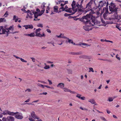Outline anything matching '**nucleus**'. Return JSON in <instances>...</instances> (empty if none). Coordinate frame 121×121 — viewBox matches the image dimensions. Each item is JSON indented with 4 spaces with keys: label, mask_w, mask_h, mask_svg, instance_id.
I'll use <instances>...</instances> for the list:
<instances>
[{
    "label": "nucleus",
    "mask_w": 121,
    "mask_h": 121,
    "mask_svg": "<svg viewBox=\"0 0 121 121\" xmlns=\"http://www.w3.org/2000/svg\"><path fill=\"white\" fill-rule=\"evenodd\" d=\"M92 4V2L90 1L86 4V12H87L90 11H91V12L89 14H87L86 16L83 17L82 20V21L85 24H89V26H93L95 24V17H94L92 14L94 13L91 8V6Z\"/></svg>",
    "instance_id": "nucleus-1"
},
{
    "label": "nucleus",
    "mask_w": 121,
    "mask_h": 121,
    "mask_svg": "<svg viewBox=\"0 0 121 121\" xmlns=\"http://www.w3.org/2000/svg\"><path fill=\"white\" fill-rule=\"evenodd\" d=\"M83 1H81L79 5L78 3L77 2L76 3V1L73 0L71 4V6L73 7V9H75L76 11H78V12H82L83 10L82 9L83 8L82 4L83 3Z\"/></svg>",
    "instance_id": "nucleus-2"
},
{
    "label": "nucleus",
    "mask_w": 121,
    "mask_h": 121,
    "mask_svg": "<svg viewBox=\"0 0 121 121\" xmlns=\"http://www.w3.org/2000/svg\"><path fill=\"white\" fill-rule=\"evenodd\" d=\"M118 8L116 7L115 4L113 3H111L110 5L109 6V9L111 12L114 11H117Z\"/></svg>",
    "instance_id": "nucleus-3"
},
{
    "label": "nucleus",
    "mask_w": 121,
    "mask_h": 121,
    "mask_svg": "<svg viewBox=\"0 0 121 121\" xmlns=\"http://www.w3.org/2000/svg\"><path fill=\"white\" fill-rule=\"evenodd\" d=\"M41 30V29L40 28L36 29L35 32V33L36 34L35 35L36 36L41 37L45 36V35L44 32H43L42 35L40 34L39 32Z\"/></svg>",
    "instance_id": "nucleus-4"
},
{
    "label": "nucleus",
    "mask_w": 121,
    "mask_h": 121,
    "mask_svg": "<svg viewBox=\"0 0 121 121\" xmlns=\"http://www.w3.org/2000/svg\"><path fill=\"white\" fill-rule=\"evenodd\" d=\"M1 30L2 33H0V35L5 34V32H6L7 34L6 36H8L9 34L8 31H7L5 29H4L3 26H0V31H1Z\"/></svg>",
    "instance_id": "nucleus-5"
},
{
    "label": "nucleus",
    "mask_w": 121,
    "mask_h": 121,
    "mask_svg": "<svg viewBox=\"0 0 121 121\" xmlns=\"http://www.w3.org/2000/svg\"><path fill=\"white\" fill-rule=\"evenodd\" d=\"M61 6V7L59 9V10H60V9H62V10L63 11H65L66 12H69V13H71V10L72 9L71 8H68V9H66V10H65L64 8V6Z\"/></svg>",
    "instance_id": "nucleus-6"
},
{
    "label": "nucleus",
    "mask_w": 121,
    "mask_h": 121,
    "mask_svg": "<svg viewBox=\"0 0 121 121\" xmlns=\"http://www.w3.org/2000/svg\"><path fill=\"white\" fill-rule=\"evenodd\" d=\"M71 9H72L71 10V13H70L71 14H68L67 13H65L64 15L65 16L67 17L69 16L70 15H73L76 12V11H75V9H73V7H72V8H71Z\"/></svg>",
    "instance_id": "nucleus-7"
},
{
    "label": "nucleus",
    "mask_w": 121,
    "mask_h": 121,
    "mask_svg": "<svg viewBox=\"0 0 121 121\" xmlns=\"http://www.w3.org/2000/svg\"><path fill=\"white\" fill-rule=\"evenodd\" d=\"M32 12L34 14V17L36 18H37V17L38 16H41L43 14L42 13H40L38 14V12L35 11H33Z\"/></svg>",
    "instance_id": "nucleus-8"
},
{
    "label": "nucleus",
    "mask_w": 121,
    "mask_h": 121,
    "mask_svg": "<svg viewBox=\"0 0 121 121\" xmlns=\"http://www.w3.org/2000/svg\"><path fill=\"white\" fill-rule=\"evenodd\" d=\"M113 14V15L114 18L115 19H117L118 18V15L117 14V11H113V12H110L109 13L110 14Z\"/></svg>",
    "instance_id": "nucleus-9"
},
{
    "label": "nucleus",
    "mask_w": 121,
    "mask_h": 121,
    "mask_svg": "<svg viewBox=\"0 0 121 121\" xmlns=\"http://www.w3.org/2000/svg\"><path fill=\"white\" fill-rule=\"evenodd\" d=\"M31 117L34 118V119H38L39 118L38 117L34 112H32L31 113Z\"/></svg>",
    "instance_id": "nucleus-10"
},
{
    "label": "nucleus",
    "mask_w": 121,
    "mask_h": 121,
    "mask_svg": "<svg viewBox=\"0 0 121 121\" xmlns=\"http://www.w3.org/2000/svg\"><path fill=\"white\" fill-rule=\"evenodd\" d=\"M107 4L105 1H101L99 2V7H103L104 5H105L106 4Z\"/></svg>",
    "instance_id": "nucleus-11"
},
{
    "label": "nucleus",
    "mask_w": 121,
    "mask_h": 121,
    "mask_svg": "<svg viewBox=\"0 0 121 121\" xmlns=\"http://www.w3.org/2000/svg\"><path fill=\"white\" fill-rule=\"evenodd\" d=\"M69 54L73 55H80L82 54L81 51H80L78 52H71L69 53Z\"/></svg>",
    "instance_id": "nucleus-12"
},
{
    "label": "nucleus",
    "mask_w": 121,
    "mask_h": 121,
    "mask_svg": "<svg viewBox=\"0 0 121 121\" xmlns=\"http://www.w3.org/2000/svg\"><path fill=\"white\" fill-rule=\"evenodd\" d=\"M24 27L26 29H32L33 28V26L32 25H25L24 26Z\"/></svg>",
    "instance_id": "nucleus-13"
},
{
    "label": "nucleus",
    "mask_w": 121,
    "mask_h": 121,
    "mask_svg": "<svg viewBox=\"0 0 121 121\" xmlns=\"http://www.w3.org/2000/svg\"><path fill=\"white\" fill-rule=\"evenodd\" d=\"M7 119L8 121H14V118L11 116L7 117Z\"/></svg>",
    "instance_id": "nucleus-14"
},
{
    "label": "nucleus",
    "mask_w": 121,
    "mask_h": 121,
    "mask_svg": "<svg viewBox=\"0 0 121 121\" xmlns=\"http://www.w3.org/2000/svg\"><path fill=\"white\" fill-rule=\"evenodd\" d=\"M15 118L17 119H21L23 118V117L22 116L19 114H17L15 116Z\"/></svg>",
    "instance_id": "nucleus-15"
},
{
    "label": "nucleus",
    "mask_w": 121,
    "mask_h": 121,
    "mask_svg": "<svg viewBox=\"0 0 121 121\" xmlns=\"http://www.w3.org/2000/svg\"><path fill=\"white\" fill-rule=\"evenodd\" d=\"M57 86L58 87H60V88L63 89L64 87V84L63 83H60L58 84Z\"/></svg>",
    "instance_id": "nucleus-16"
},
{
    "label": "nucleus",
    "mask_w": 121,
    "mask_h": 121,
    "mask_svg": "<svg viewBox=\"0 0 121 121\" xmlns=\"http://www.w3.org/2000/svg\"><path fill=\"white\" fill-rule=\"evenodd\" d=\"M79 58H83L85 59H89V57L88 56L86 55H81L79 56Z\"/></svg>",
    "instance_id": "nucleus-17"
},
{
    "label": "nucleus",
    "mask_w": 121,
    "mask_h": 121,
    "mask_svg": "<svg viewBox=\"0 0 121 121\" xmlns=\"http://www.w3.org/2000/svg\"><path fill=\"white\" fill-rule=\"evenodd\" d=\"M58 7L57 6H55L54 7V12L56 13H58Z\"/></svg>",
    "instance_id": "nucleus-18"
},
{
    "label": "nucleus",
    "mask_w": 121,
    "mask_h": 121,
    "mask_svg": "<svg viewBox=\"0 0 121 121\" xmlns=\"http://www.w3.org/2000/svg\"><path fill=\"white\" fill-rule=\"evenodd\" d=\"M100 41L101 42H110V43H113V42L112 41L109 40H107L106 39H101Z\"/></svg>",
    "instance_id": "nucleus-19"
},
{
    "label": "nucleus",
    "mask_w": 121,
    "mask_h": 121,
    "mask_svg": "<svg viewBox=\"0 0 121 121\" xmlns=\"http://www.w3.org/2000/svg\"><path fill=\"white\" fill-rule=\"evenodd\" d=\"M29 36L30 37H34L35 36V35L34 32H32L31 33L29 34Z\"/></svg>",
    "instance_id": "nucleus-20"
},
{
    "label": "nucleus",
    "mask_w": 121,
    "mask_h": 121,
    "mask_svg": "<svg viewBox=\"0 0 121 121\" xmlns=\"http://www.w3.org/2000/svg\"><path fill=\"white\" fill-rule=\"evenodd\" d=\"M8 114L12 116H14V112H11L8 110Z\"/></svg>",
    "instance_id": "nucleus-21"
},
{
    "label": "nucleus",
    "mask_w": 121,
    "mask_h": 121,
    "mask_svg": "<svg viewBox=\"0 0 121 121\" xmlns=\"http://www.w3.org/2000/svg\"><path fill=\"white\" fill-rule=\"evenodd\" d=\"M6 21V20L4 18H0V23L3 22H5Z\"/></svg>",
    "instance_id": "nucleus-22"
},
{
    "label": "nucleus",
    "mask_w": 121,
    "mask_h": 121,
    "mask_svg": "<svg viewBox=\"0 0 121 121\" xmlns=\"http://www.w3.org/2000/svg\"><path fill=\"white\" fill-rule=\"evenodd\" d=\"M88 101L92 104H95V100L92 99H90Z\"/></svg>",
    "instance_id": "nucleus-23"
},
{
    "label": "nucleus",
    "mask_w": 121,
    "mask_h": 121,
    "mask_svg": "<svg viewBox=\"0 0 121 121\" xmlns=\"http://www.w3.org/2000/svg\"><path fill=\"white\" fill-rule=\"evenodd\" d=\"M12 29V30H13V27L12 26H11L9 28L6 29V30H8V31H8V33H9V30H11Z\"/></svg>",
    "instance_id": "nucleus-24"
},
{
    "label": "nucleus",
    "mask_w": 121,
    "mask_h": 121,
    "mask_svg": "<svg viewBox=\"0 0 121 121\" xmlns=\"http://www.w3.org/2000/svg\"><path fill=\"white\" fill-rule=\"evenodd\" d=\"M67 72L69 74H72V70L71 69H67Z\"/></svg>",
    "instance_id": "nucleus-25"
},
{
    "label": "nucleus",
    "mask_w": 121,
    "mask_h": 121,
    "mask_svg": "<svg viewBox=\"0 0 121 121\" xmlns=\"http://www.w3.org/2000/svg\"><path fill=\"white\" fill-rule=\"evenodd\" d=\"M8 110H6L3 111V113L1 114H2L4 115H6L8 114Z\"/></svg>",
    "instance_id": "nucleus-26"
},
{
    "label": "nucleus",
    "mask_w": 121,
    "mask_h": 121,
    "mask_svg": "<svg viewBox=\"0 0 121 121\" xmlns=\"http://www.w3.org/2000/svg\"><path fill=\"white\" fill-rule=\"evenodd\" d=\"M81 95L80 94H77L76 95V97H78V98H85V97H81Z\"/></svg>",
    "instance_id": "nucleus-27"
},
{
    "label": "nucleus",
    "mask_w": 121,
    "mask_h": 121,
    "mask_svg": "<svg viewBox=\"0 0 121 121\" xmlns=\"http://www.w3.org/2000/svg\"><path fill=\"white\" fill-rule=\"evenodd\" d=\"M64 91L65 92H69L70 91V90L66 88H63Z\"/></svg>",
    "instance_id": "nucleus-28"
},
{
    "label": "nucleus",
    "mask_w": 121,
    "mask_h": 121,
    "mask_svg": "<svg viewBox=\"0 0 121 121\" xmlns=\"http://www.w3.org/2000/svg\"><path fill=\"white\" fill-rule=\"evenodd\" d=\"M89 72H93L94 71L93 70V68H89Z\"/></svg>",
    "instance_id": "nucleus-29"
},
{
    "label": "nucleus",
    "mask_w": 121,
    "mask_h": 121,
    "mask_svg": "<svg viewBox=\"0 0 121 121\" xmlns=\"http://www.w3.org/2000/svg\"><path fill=\"white\" fill-rule=\"evenodd\" d=\"M87 26H83V28L84 30H85L86 31H89L90 30L89 29H87Z\"/></svg>",
    "instance_id": "nucleus-30"
},
{
    "label": "nucleus",
    "mask_w": 121,
    "mask_h": 121,
    "mask_svg": "<svg viewBox=\"0 0 121 121\" xmlns=\"http://www.w3.org/2000/svg\"><path fill=\"white\" fill-rule=\"evenodd\" d=\"M68 3V1H65V3L64 4H63L62 3L61 4H60V6H64L66 4H67Z\"/></svg>",
    "instance_id": "nucleus-31"
},
{
    "label": "nucleus",
    "mask_w": 121,
    "mask_h": 121,
    "mask_svg": "<svg viewBox=\"0 0 121 121\" xmlns=\"http://www.w3.org/2000/svg\"><path fill=\"white\" fill-rule=\"evenodd\" d=\"M37 26L39 27L42 28L43 27V25L42 24H39L37 25Z\"/></svg>",
    "instance_id": "nucleus-32"
},
{
    "label": "nucleus",
    "mask_w": 121,
    "mask_h": 121,
    "mask_svg": "<svg viewBox=\"0 0 121 121\" xmlns=\"http://www.w3.org/2000/svg\"><path fill=\"white\" fill-rule=\"evenodd\" d=\"M68 40V42L69 43H73V40L71 39H70L69 38L68 39H67Z\"/></svg>",
    "instance_id": "nucleus-33"
},
{
    "label": "nucleus",
    "mask_w": 121,
    "mask_h": 121,
    "mask_svg": "<svg viewBox=\"0 0 121 121\" xmlns=\"http://www.w3.org/2000/svg\"><path fill=\"white\" fill-rule=\"evenodd\" d=\"M44 68L45 69H48L50 68V67L49 65H47L45 66Z\"/></svg>",
    "instance_id": "nucleus-34"
},
{
    "label": "nucleus",
    "mask_w": 121,
    "mask_h": 121,
    "mask_svg": "<svg viewBox=\"0 0 121 121\" xmlns=\"http://www.w3.org/2000/svg\"><path fill=\"white\" fill-rule=\"evenodd\" d=\"M100 60H101L104 61H108L109 62L111 61L110 60H108L107 59H100Z\"/></svg>",
    "instance_id": "nucleus-35"
},
{
    "label": "nucleus",
    "mask_w": 121,
    "mask_h": 121,
    "mask_svg": "<svg viewBox=\"0 0 121 121\" xmlns=\"http://www.w3.org/2000/svg\"><path fill=\"white\" fill-rule=\"evenodd\" d=\"M8 15L9 14L7 12V11L4 15V16L5 17H7Z\"/></svg>",
    "instance_id": "nucleus-36"
},
{
    "label": "nucleus",
    "mask_w": 121,
    "mask_h": 121,
    "mask_svg": "<svg viewBox=\"0 0 121 121\" xmlns=\"http://www.w3.org/2000/svg\"><path fill=\"white\" fill-rule=\"evenodd\" d=\"M20 59L21 61H22V62H27V61L26 60H24V59H22V58H20Z\"/></svg>",
    "instance_id": "nucleus-37"
},
{
    "label": "nucleus",
    "mask_w": 121,
    "mask_h": 121,
    "mask_svg": "<svg viewBox=\"0 0 121 121\" xmlns=\"http://www.w3.org/2000/svg\"><path fill=\"white\" fill-rule=\"evenodd\" d=\"M100 118L101 120H102L104 121H106V119L103 117H100Z\"/></svg>",
    "instance_id": "nucleus-38"
},
{
    "label": "nucleus",
    "mask_w": 121,
    "mask_h": 121,
    "mask_svg": "<svg viewBox=\"0 0 121 121\" xmlns=\"http://www.w3.org/2000/svg\"><path fill=\"white\" fill-rule=\"evenodd\" d=\"M2 120L3 121H8L7 120V118H6L5 117H3L2 119Z\"/></svg>",
    "instance_id": "nucleus-39"
},
{
    "label": "nucleus",
    "mask_w": 121,
    "mask_h": 121,
    "mask_svg": "<svg viewBox=\"0 0 121 121\" xmlns=\"http://www.w3.org/2000/svg\"><path fill=\"white\" fill-rule=\"evenodd\" d=\"M46 31L48 33H51V30L49 29H47L46 30Z\"/></svg>",
    "instance_id": "nucleus-40"
},
{
    "label": "nucleus",
    "mask_w": 121,
    "mask_h": 121,
    "mask_svg": "<svg viewBox=\"0 0 121 121\" xmlns=\"http://www.w3.org/2000/svg\"><path fill=\"white\" fill-rule=\"evenodd\" d=\"M107 14L108 13H105L103 15V16L104 18H105V17H106L107 16Z\"/></svg>",
    "instance_id": "nucleus-41"
},
{
    "label": "nucleus",
    "mask_w": 121,
    "mask_h": 121,
    "mask_svg": "<svg viewBox=\"0 0 121 121\" xmlns=\"http://www.w3.org/2000/svg\"><path fill=\"white\" fill-rule=\"evenodd\" d=\"M61 38H63L65 39H68L69 38L67 37H66L64 36H63V35L62 36L61 35Z\"/></svg>",
    "instance_id": "nucleus-42"
},
{
    "label": "nucleus",
    "mask_w": 121,
    "mask_h": 121,
    "mask_svg": "<svg viewBox=\"0 0 121 121\" xmlns=\"http://www.w3.org/2000/svg\"><path fill=\"white\" fill-rule=\"evenodd\" d=\"M85 43H79V46H81V45H84Z\"/></svg>",
    "instance_id": "nucleus-43"
},
{
    "label": "nucleus",
    "mask_w": 121,
    "mask_h": 121,
    "mask_svg": "<svg viewBox=\"0 0 121 121\" xmlns=\"http://www.w3.org/2000/svg\"><path fill=\"white\" fill-rule=\"evenodd\" d=\"M29 120L31 121H35V120H34V119H33L31 117H29Z\"/></svg>",
    "instance_id": "nucleus-44"
},
{
    "label": "nucleus",
    "mask_w": 121,
    "mask_h": 121,
    "mask_svg": "<svg viewBox=\"0 0 121 121\" xmlns=\"http://www.w3.org/2000/svg\"><path fill=\"white\" fill-rule=\"evenodd\" d=\"M17 18V17L16 15H14L13 17V20H15Z\"/></svg>",
    "instance_id": "nucleus-45"
},
{
    "label": "nucleus",
    "mask_w": 121,
    "mask_h": 121,
    "mask_svg": "<svg viewBox=\"0 0 121 121\" xmlns=\"http://www.w3.org/2000/svg\"><path fill=\"white\" fill-rule=\"evenodd\" d=\"M105 13H108V8H105Z\"/></svg>",
    "instance_id": "nucleus-46"
},
{
    "label": "nucleus",
    "mask_w": 121,
    "mask_h": 121,
    "mask_svg": "<svg viewBox=\"0 0 121 121\" xmlns=\"http://www.w3.org/2000/svg\"><path fill=\"white\" fill-rule=\"evenodd\" d=\"M118 56V55L117 54L116 56V58L119 60H120V58L117 56Z\"/></svg>",
    "instance_id": "nucleus-47"
},
{
    "label": "nucleus",
    "mask_w": 121,
    "mask_h": 121,
    "mask_svg": "<svg viewBox=\"0 0 121 121\" xmlns=\"http://www.w3.org/2000/svg\"><path fill=\"white\" fill-rule=\"evenodd\" d=\"M80 108L83 110H87V109L85 108H82V107H80Z\"/></svg>",
    "instance_id": "nucleus-48"
},
{
    "label": "nucleus",
    "mask_w": 121,
    "mask_h": 121,
    "mask_svg": "<svg viewBox=\"0 0 121 121\" xmlns=\"http://www.w3.org/2000/svg\"><path fill=\"white\" fill-rule=\"evenodd\" d=\"M30 58L32 59V60L33 62H35V59L33 57H30Z\"/></svg>",
    "instance_id": "nucleus-49"
},
{
    "label": "nucleus",
    "mask_w": 121,
    "mask_h": 121,
    "mask_svg": "<svg viewBox=\"0 0 121 121\" xmlns=\"http://www.w3.org/2000/svg\"><path fill=\"white\" fill-rule=\"evenodd\" d=\"M48 82L49 84L50 85H51L52 84V83L51 80H50L48 79Z\"/></svg>",
    "instance_id": "nucleus-50"
},
{
    "label": "nucleus",
    "mask_w": 121,
    "mask_h": 121,
    "mask_svg": "<svg viewBox=\"0 0 121 121\" xmlns=\"http://www.w3.org/2000/svg\"><path fill=\"white\" fill-rule=\"evenodd\" d=\"M45 87L47 88H51L52 89L53 88V87H51L50 86H47V85H45Z\"/></svg>",
    "instance_id": "nucleus-51"
},
{
    "label": "nucleus",
    "mask_w": 121,
    "mask_h": 121,
    "mask_svg": "<svg viewBox=\"0 0 121 121\" xmlns=\"http://www.w3.org/2000/svg\"><path fill=\"white\" fill-rule=\"evenodd\" d=\"M26 13H29L30 14V15H31V14H32V13H31V12H30V11L29 10H27V11H26Z\"/></svg>",
    "instance_id": "nucleus-52"
},
{
    "label": "nucleus",
    "mask_w": 121,
    "mask_h": 121,
    "mask_svg": "<svg viewBox=\"0 0 121 121\" xmlns=\"http://www.w3.org/2000/svg\"><path fill=\"white\" fill-rule=\"evenodd\" d=\"M69 92H70V93H71V94H75V92H74L73 91H71L70 90V91H69Z\"/></svg>",
    "instance_id": "nucleus-53"
},
{
    "label": "nucleus",
    "mask_w": 121,
    "mask_h": 121,
    "mask_svg": "<svg viewBox=\"0 0 121 121\" xmlns=\"http://www.w3.org/2000/svg\"><path fill=\"white\" fill-rule=\"evenodd\" d=\"M91 44L89 45V44H87V43H84V46H86L87 47H88L89 46H91Z\"/></svg>",
    "instance_id": "nucleus-54"
},
{
    "label": "nucleus",
    "mask_w": 121,
    "mask_h": 121,
    "mask_svg": "<svg viewBox=\"0 0 121 121\" xmlns=\"http://www.w3.org/2000/svg\"><path fill=\"white\" fill-rule=\"evenodd\" d=\"M62 35V34H60L58 36V35H57L56 36L58 38H60L61 37V35Z\"/></svg>",
    "instance_id": "nucleus-55"
},
{
    "label": "nucleus",
    "mask_w": 121,
    "mask_h": 121,
    "mask_svg": "<svg viewBox=\"0 0 121 121\" xmlns=\"http://www.w3.org/2000/svg\"><path fill=\"white\" fill-rule=\"evenodd\" d=\"M27 91L29 92H30L31 91V90L30 89H27L25 91L26 92Z\"/></svg>",
    "instance_id": "nucleus-56"
},
{
    "label": "nucleus",
    "mask_w": 121,
    "mask_h": 121,
    "mask_svg": "<svg viewBox=\"0 0 121 121\" xmlns=\"http://www.w3.org/2000/svg\"><path fill=\"white\" fill-rule=\"evenodd\" d=\"M45 11V10L44 9L43 10H42L41 11V13H42V14H43L44 13Z\"/></svg>",
    "instance_id": "nucleus-57"
},
{
    "label": "nucleus",
    "mask_w": 121,
    "mask_h": 121,
    "mask_svg": "<svg viewBox=\"0 0 121 121\" xmlns=\"http://www.w3.org/2000/svg\"><path fill=\"white\" fill-rule=\"evenodd\" d=\"M47 94V93L46 92H43V93L40 94L41 95L43 94L44 95H46Z\"/></svg>",
    "instance_id": "nucleus-58"
},
{
    "label": "nucleus",
    "mask_w": 121,
    "mask_h": 121,
    "mask_svg": "<svg viewBox=\"0 0 121 121\" xmlns=\"http://www.w3.org/2000/svg\"><path fill=\"white\" fill-rule=\"evenodd\" d=\"M113 100V99H108L107 101H112Z\"/></svg>",
    "instance_id": "nucleus-59"
},
{
    "label": "nucleus",
    "mask_w": 121,
    "mask_h": 121,
    "mask_svg": "<svg viewBox=\"0 0 121 121\" xmlns=\"http://www.w3.org/2000/svg\"><path fill=\"white\" fill-rule=\"evenodd\" d=\"M73 19L75 21H77L78 19H79L78 18H77L76 17H74L73 18Z\"/></svg>",
    "instance_id": "nucleus-60"
},
{
    "label": "nucleus",
    "mask_w": 121,
    "mask_h": 121,
    "mask_svg": "<svg viewBox=\"0 0 121 121\" xmlns=\"http://www.w3.org/2000/svg\"><path fill=\"white\" fill-rule=\"evenodd\" d=\"M68 8L67 6L66 5H65L64 7V8L65 10H66V9H67Z\"/></svg>",
    "instance_id": "nucleus-61"
},
{
    "label": "nucleus",
    "mask_w": 121,
    "mask_h": 121,
    "mask_svg": "<svg viewBox=\"0 0 121 121\" xmlns=\"http://www.w3.org/2000/svg\"><path fill=\"white\" fill-rule=\"evenodd\" d=\"M113 117L115 118V119H117V117L115 115H113Z\"/></svg>",
    "instance_id": "nucleus-62"
},
{
    "label": "nucleus",
    "mask_w": 121,
    "mask_h": 121,
    "mask_svg": "<svg viewBox=\"0 0 121 121\" xmlns=\"http://www.w3.org/2000/svg\"><path fill=\"white\" fill-rule=\"evenodd\" d=\"M102 86V85L101 84L99 86L98 88V89H100L101 88V87Z\"/></svg>",
    "instance_id": "nucleus-63"
},
{
    "label": "nucleus",
    "mask_w": 121,
    "mask_h": 121,
    "mask_svg": "<svg viewBox=\"0 0 121 121\" xmlns=\"http://www.w3.org/2000/svg\"><path fill=\"white\" fill-rule=\"evenodd\" d=\"M30 101V99H27V100H26L24 102H29Z\"/></svg>",
    "instance_id": "nucleus-64"
}]
</instances>
